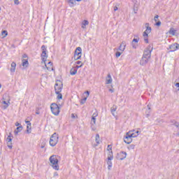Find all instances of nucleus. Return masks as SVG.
I'll list each match as a JSON object with an SVG mask.
<instances>
[{"mask_svg":"<svg viewBox=\"0 0 179 179\" xmlns=\"http://www.w3.org/2000/svg\"><path fill=\"white\" fill-rule=\"evenodd\" d=\"M152 51H153V45H149L143 52V57L140 61V65H142V66L147 65L148 62L150 61Z\"/></svg>","mask_w":179,"mask_h":179,"instance_id":"nucleus-1","label":"nucleus"},{"mask_svg":"<svg viewBox=\"0 0 179 179\" xmlns=\"http://www.w3.org/2000/svg\"><path fill=\"white\" fill-rule=\"evenodd\" d=\"M138 134H139V131H136V133H131V131L127 133L124 138V142L129 145L132 142V138H136Z\"/></svg>","mask_w":179,"mask_h":179,"instance_id":"nucleus-2","label":"nucleus"},{"mask_svg":"<svg viewBox=\"0 0 179 179\" xmlns=\"http://www.w3.org/2000/svg\"><path fill=\"white\" fill-rule=\"evenodd\" d=\"M51 166L55 170H59V165H58V159L57 155H52L50 159Z\"/></svg>","mask_w":179,"mask_h":179,"instance_id":"nucleus-3","label":"nucleus"},{"mask_svg":"<svg viewBox=\"0 0 179 179\" xmlns=\"http://www.w3.org/2000/svg\"><path fill=\"white\" fill-rule=\"evenodd\" d=\"M58 104L53 103L50 105V110L54 115H59L60 109Z\"/></svg>","mask_w":179,"mask_h":179,"instance_id":"nucleus-4","label":"nucleus"},{"mask_svg":"<svg viewBox=\"0 0 179 179\" xmlns=\"http://www.w3.org/2000/svg\"><path fill=\"white\" fill-rule=\"evenodd\" d=\"M50 146H55L57 143H58V134H57V133H54L50 139V142H49Z\"/></svg>","mask_w":179,"mask_h":179,"instance_id":"nucleus-5","label":"nucleus"},{"mask_svg":"<svg viewBox=\"0 0 179 179\" xmlns=\"http://www.w3.org/2000/svg\"><path fill=\"white\" fill-rule=\"evenodd\" d=\"M82 57V48L78 47L76 48L75 52H74V59L76 61H78V59H80Z\"/></svg>","mask_w":179,"mask_h":179,"instance_id":"nucleus-6","label":"nucleus"},{"mask_svg":"<svg viewBox=\"0 0 179 179\" xmlns=\"http://www.w3.org/2000/svg\"><path fill=\"white\" fill-rule=\"evenodd\" d=\"M114 159V157L113 156V151H110L108 154V161H107V164H108V170H110L111 168L113 167V162H111Z\"/></svg>","mask_w":179,"mask_h":179,"instance_id":"nucleus-7","label":"nucleus"},{"mask_svg":"<svg viewBox=\"0 0 179 179\" xmlns=\"http://www.w3.org/2000/svg\"><path fill=\"white\" fill-rule=\"evenodd\" d=\"M127 158V152L122 151L117 153L116 156V159L117 160H124V159Z\"/></svg>","mask_w":179,"mask_h":179,"instance_id":"nucleus-8","label":"nucleus"},{"mask_svg":"<svg viewBox=\"0 0 179 179\" xmlns=\"http://www.w3.org/2000/svg\"><path fill=\"white\" fill-rule=\"evenodd\" d=\"M169 50L171 52H174V51H177L179 50V43H174L169 45Z\"/></svg>","mask_w":179,"mask_h":179,"instance_id":"nucleus-9","label":"nucleus"},{"mask_svg":"<svg viewBox=\"0 0 179 179\" xmlns=\"http://www.w3.org/2000/svg\"><path fill=\"white\" fill-rule=\"evenodd\" d=\"M13 138V136L12 135V133H9V135L8 136L6 141H7V146L9 149H12V138Z\"/></svg>","mask_w":179,"mask_h":179,"instance_id":"nucleus-10","label":"nucleus"},{"mask_svg":"<svg viewBox=\"0 0 179 179\" xmlns=\"http://www.w3.org/2000/svg\"><path fill=\"white\" fill-rule=\"evenodd\" d=\"M55 91L56 94H59L62 92V83H60L59 85H58V83H55Z\"/></svg>","mask_w":179,"mask_h":179,"instance_id":"nucleus-11","label":"nucleus"},{"mask_svg":"<svg viewBox=\"0 0 179 179\" xmlns=\"http://www.w3.org/2000/svg\"><path fill=\"white\" fill-rule=\"evenodd\" d=\"M113 83V78H111V74L108 73L106 78V85H111Z\"/></svg>","mask_w":179,"mask_h":179,"instance_id":"nucleus-12","label":"nucleus"},{"mask_svg":"<svg viewBox=\"0 0 179 179\" xmlns=\"http://www.w3.org/2000/svg\"><path fill=\"white\" fill-rule=\"evenodd\" d=\"M135 43H139V38L137 37L136 38H134L131 42V45L134 48H136L138 47V45L135 44Z\"/></svg>","mask_w":179,"mask_h":179,"instance_id":"nucleus-13","label":"nucleus"},{"mask_svg":"<svg viewBox=\"0 0 179 179\" xmlns=\"http://www.w3.org/2000/svg\"><path fill=\"white\" fill-rule=\"evenodd\" d=\"M66 2H67V3L69 5V6H71V8H73V6L76 5L75 0H66Z\"/></svg>","mask_w":179,"mask_h":179,"instance_id":"nucleus-14","label":"nucleus"},{"mask_svg":"<svg viewBox=\"0 0 179 179\" xmlns=\"http://www.w3.org/2000/svg\"><path fill=\"white\" fill-rule=\"evenodd\" d=\"M41 58L43 62H45L47 61V58H48V55H47V52H42L41 53Z\"/></svg>","mask_w":179,"mask_h":179,"instance_id":"nucleus-15","label":"nucleus"},{"mask_svg":"<svg viewBox=\"0 0 179 179\" xmlns=\"http://www.w3.org/2000/svg\"><path fill=\"white\" fill-rule=\"evenodd\" d=\"M125 47H127V44L125 43V41L122 42V43L119 46V50L124 51L125 50Z\"/></svg>","mask_w":179,"mask_h":179,"instance_id":"nucleus-16","label":"nucleus"},{"mask_svg":"<svg viewBox=\"0 0 179 179\" xmlns=\"http://www.w3.org/2000/svg\"><path fill=\"white\" fill-rule=\"evenodd\" d=\"M22 66H25L26 68H27V66H29V60H28V59H22Z\"/></svg>","mask_w":179,"mask_h":179,"instance_id":"nucleus-17","label":"nucleus"},{"mask_svg":"<svg viewBox=\"0 0 179 179\" xmlns=\"http://www.w3.org/2000/svg\"><path fill=\"white\" fill-rule=\"evenodd\" d=\"M22 129H23V126L20 125L16 128V129L14 131L15 135H17L19 132H21Z\"/></svg>","mask_w":179,"mask_h":179,"instance_id":"nucleus-18","label":"nucleus"},{"mask_svg":"<svg viewBox=\"0 0 179 179\" xmlns=\"http://www.w3.org/2000/svg\"><path fill=\"white\" fill-rule=\"evenodd\" d=\"M145 31L147 32V33H150L151 31H152V27H150V26H149V23H148V22H146L145 23Z\"/></svg>","mask_w":179,"mask_h":179,"instance_id":"nucleus-19","label":"nucleus"},{"mask_svg":"<svg viewBox=\"0 0 179 179\" xmlns=\"http://www.w3.org/2000/svg\"><path fill=\"white\" fill-rule=\"evenodd\" d=\"M10 72H15L16 71V63L15 62H13L11 63V68L10 69Z\"/></svg>","mask_w":179,"mask_h":179,"instance_id":"nucleus-20","label":"nucleus"},{"mask_svg":"<svg viewBox=\"0 0 179 179\" xmlns=\"http://www.w3.org/2000/svg\"><path fill=\"white\" fill-rule=\"evenodd\" d=\"M95 141L96 143V145H95V146H99V145H100V135H99L98 134L95 136Z\"/></svg>","mask_w":179,"mask_h":179,"instance_id":"nucleus-21","label":"nucleus"},{"mask_svg":"<svg viewBox=\"0 0 179 179\" xmlns=\"http://www.w3.org/2000/svg\"><path fill=\"white\" fill-rule=\"evenodd\" d=\"M89 25V21H87V20H85L83 21L82 22V29H86V26Z\"/></svg>","mask_w":179,"mask_h":179,"instance_id":"nucleus-22","label":"nucleus"},{"mask_svg":"<svg viewBox=\"0 0 179 179\" xmlns=\"http://www.w3.org/2000/svg\"><path fill=\"white\" fill-rule=\"evenodd\" d=\"M76 73H78V69H76L74 67H73L71 70H70V75H76Z\"/></svg>","mask_w":179,"mask_h":179,"instance_id":"nucleus-23","label":"nucleus"},{"mask_svg":"<svg viewBox=\"0 0 179 179\" xmlns=\"http://www.w3.org/2000/svg\"><path fill=\"white\" fill-rule=\"evenodd\" d=\"M110 111L113 115H114V117H115V111H117V106L113 105V107L110 108Z\"/></svg>","mask_w":179,"mask_h":179,"instance_id":"nucleus-24","label":"nucleus"},{"mask_svg":"<svg viewBox=\"0 0 179 179\" xmlns=\"http://www.w3.org/2000/svg\"><path fill=\"white\" fill-rule=\"evenodd\" d=\"M27 133L31 134V124L27 125Z\"/></svg>","mask_w":179,"mask_h":179,"instance_id":"nucleus-25","label":"nucleus"},{"mask_svg":"<svg viewBox=\"0 0 179 179\" xmlns=\"http://www.w3.org/2000/svg\"><path fill=\"white\" fill-rule=\"evenodd\" d=\"M176 31H177V30L174 29V28H171L169 30V34L172 36H176Z\"/></svg>","mask_w":179,"mask_h":179,"instance_id":"nucleus-26","label":"nucleus"},{"mask_svg":"<svg viewBox=\"0 0 179 179\" xmlns=\"http://www.w3.org/2000/svg\"><path fill=\"white\" fill-rule=\"evenodd\" d=\"M1 36H3V37H6V36H8V31H6V30L2 31Z\"/></svg>","mask_w":179,"mask_h":179,"instance_id":"nucleus-27","label":"nucleus"},{"mask_svg":"<svg viewBox=\"0 0 179 179\" xmlns=\"http://www.w3.org/2000/svg\"><path fill=\"white\" fill-rule=\"evenodd\" d=\"M41 50H42V52H47V46L43 45L41 46Z\"/></svg>","mask_w":179,"mask_h":179,"instance_id":"nucleus-28","label":"nucleus"},{"mask_svg":"<svg viewBox=\"0 0 179 179\" xmlns=\"http://www.w3.org/2000/svg\"><path fill=\"white\" fill-rule=\"evenodd\" d=\"M3 104H5L3 107V108H4V110H6V108L7 107H9V103H8L7 102H6V101H3Z\"/></svg>","mask_w":179,"mask_h":179,"instance_id":"nucleus-29","label":"nucleus"},{"mask_svg":"<svg viewBox=\"0 0 179 179\" xmlns=\"http://www.w3.org/2000/svg\"><path fill=\"white\" fill-rule=\"evenodd\" d=\"M57 94V100H62V94H61V92H59V94Z\"/></svg>","mask_w":179,"mask_h":179,"instance_id":"nucleus-30","label":"nucleus"},{"mask_svg":"<svg viewBox=\"0 0 179 179\" xmlns=\"http://www.w3.org/2000/svg\"><path fill=\"white\" fill-rule=\"evenodd\" d=\"M112 150H113V145H108L107 147V150H108L109 153H110V152H113Z\"/></svg>","mask_w":179,"mask_h":179,"instance_id":"nucleus-31","label":"nucleus"},{"mask_svg":"<svg viewBox=\"0 0 179 179\" xmlns=\"http://www.w3.org/2000/svg\"><path fill=\"white\" fill-rule=\"evenodd\" d=\"M149 32H147L146 31H145L144 32H143V37L145 38V37H149Z\"/></svg>","mask_w":179,"mask_h":179,"instance_id":"nucleus-32","label":"nucleus"},{"mask_svg":"<svg viewBox=\"0 0 179 179\" xmlns=\"http://www.w3.org/2000/svg\"><path fill=\"white\" fill-rule=\"evenodd\" d=\"M86 100H87V97H85L83 99H82L80 101L81 104H85V103H86Z\"/></svg>","mask_w":179,"mask_h":179,"instance_id":"nucleus-33","label":"nucleus"},{"mask_svg":"<svg viewBox=\"0 0 179 179\" xmlns=\"http://www.w3.org/2000/svg\"><path fill=\"white\" fill-rule=\"evenodd\" d=\"M121 54H122L121 52H117L115 53L116 58L121 57Z\"/></svg>","mask_w":179,"mask_h":179,"instance_id":"nucleus-34","label":"nucleus"},{"mask_svg":"<svg viewBox=\"0 0 179 179\" xmlns=\"http://www.w3.org/2000/svg\"><path fill=\"white\" fill-rule=\"evenodd\" d=\"M91 124H96V117H92Z\"/></svg>","mask_w":179,"mask_h":179,"instance_id":"nucleus-35","label":"nucleus"},{"mask_svg":"<svg viewBox=\"0 0 179 179\" xmlns=\"http://www.w3.org/2000/svg\"><path fill=\"white\" fill-rule=\"evenodd\" d=\"M83 66V63H82L80 66H76V67H74L76 69H79V68H82Z\"/></svg>","mask_w":179,"mask_h":179,"instance_id":"nucleus-36","label":"nucleus"},{"mask_svg":"<svg viewBox=\"0 0 179 179\" xmlns=\"http://www.w3.org/2000/svg\"><path fill=\"white\" fill-rule=\"evenodd\" d=\"M144 41H145V43H146V44H148V43H149V38H148V37H145V38H144Z\"/></svg>","mask_w":179,"mask_h":179,"instance_id":"nucleus-37","label":"nucleus"},{"mask_svg":"<svg viewBox=\"0 0 179 179\" xmlns=\"http://www.w3.org/2000/svg\"><path fill=\"white\" fill-rule=\"evenodd\" d=\"M148 110H147V112H146V113H147V117H149V113H150V107H149V106H148Z\"/></svg>","mask_w":179,"mask_h":179,"instance_id":"nucleus-38","label":"nucleus"},{"mask_svg":"<svg viewBox=\"0 0 179 179\" xmlns=\"http://www.w3.org/2000/svg\"><path fill=\"white\" fill-rule=\"evenodd\" d=\"M45 66H46L48 71H51V70L54 71V69H52V67H48V66H47V64H45Z\"/></svg>","mask_w":179,"mask_h":179,"instance_id":"nucleus-39","label":"nucleus"},{"mask_svg":"<svg viewBox=\"0 0 179 179\" xmlns=\"http://www.w3.org/2000/svg\"><path fill=\"white\" fill-rule=\"evenodd\" d=\"M161 25H162V22L160 21L157 22L155 24V26H161Z\"/></svg>","mask_w":179,"mask_h":179,"instance_id":"nucleus-40","label":"nucleus"},{"mask_svg":"<svg viewBox=\"0 0 179 179\" xmlns=\"http://www.w3.org/2000/svg\"><path fill=\"white\" fill-rule=\"evenodd\" d=\"M22 58H23V59H24V58H25L26 59H28L27 55V54H24V55H22Z\"/></svg>","mask_w":179,"mask_h":179,"instance_id":"nucleus-41","label":"nucleus"},{"mask_svg":"<svg viewBox=\"0 0 179 179\" xmlns=\"http://www.w3.org/2000/svg\"><path fill=\"white\" fill-rule=\"evenodd\" d=\"M174 125H175V127H176V128H178V129H179V123L178 122H176L174 123Z\"/></svg>","mask_w":179,"mask_h":179,"instance_id":"nucleus-42","label":"nucleus"},{"mask_svg":"<svg viewBox=\"0 0 179 179\" xmlns=\"http://www.w3.org/2000/svg\"><path fill=\"white\" fill-rule=\"evenodd\" d=\"M15 5H19V0H14Z\"/></svg>","mask_w":179,"mask_h":179,"instance_id":"nucleus-43","label":"nucleus"},{"mask_svg":"<svg viewBox=\"0 0 179 179\" xmlns=\"http://www.w3.org/2000/svg\"><path fill=\"white\" fill-rule=\"evenodd\" d=\"M99 115V114H97V113H94L92 115V117H94V118H96V117H97Z\"/></svg>","mask_w":179,"mask_h":179,"instance_id":"nucleus-44","label":"nucleus"},{"mask_svg":"<svg viewBox=\"0 0 179 179\" xmlns=\"http://www.w3.org/2000/svg\"><path fill=\"white\" fill-rule=\"evenodd\" d=\"M134 13H138V8H134Z\"/></svg>","mask_w":179,"mask_h":179,"instance_id":"nucleus-45","label":"nucleus"},{"mask_svg":"<svg viewBox=\"0 0 179 179\" xmlns=\"http://www.w3.org/2000/svg\"><path fill=\"white\" fill-rule=\"evenodd\" d=\"M157 19H159V15H156V16L154 17L155 22H157Z\"/></svg>","mask_w":179,"mask_h":179,"instance_id":"nucleus-46","label":"nucleus"},{"mask_svg":"<svg viewBox=\"0 0 179 179\" xmlns=\"http://www.w3.org/2000/svg\"><path fill=\"white\" fill-rule=\"evenodd\" d=\"M25 122L27 123V125H31V123L29 120H25Z\"/></svg>","mask_w":179,"mask_h":179,"instance_id":"nucleus-47","label":"nucleus"},{"mask_svg":"<svg viewBox=\"0 0 179 179\" xmlns=\"http://www.w3.org/2000/svg\"><path fill=\"white\" fill-rule=\"evenodd\" d=\"M20 125H22V124H20V123H19L17 122L15 123V127H20Z\"/></svg>","mask_w":179,"mask_h":179,"instance_id":"nucleus-48","label":"nucleus"},{"mask_svg":"<svg viewBox=\"0 0 179 179\" xmlns=\"http://www.w3.org/2000/svg\"><path fill=\"white\" fill-rule=\"evenodd\" d=\"M130 148H131V149H135V145L131 144V145H130Z\"/></svg>","mask_w":179,"mask_h":179,"instance_id":"nucleus-49","label":"nucleus"},{"mask_svg":"<svg viewBox=\"0 0 179 179\" xmlns=\"http://www.w3.org/2000/svg\"><path fill=\"white\" fill-rule=\"evenodd\" d=\"M76 64H77V65H80V64H83V63L80 61H77Z\"/></svg>","mask_w":179,"mask_h":179,"instance_id":"nucleus-50","label":"nucleus"},{"mask_svg":"<svg viewBox=\"0 0 179 179\" xmlns=\"http://www.w3.org/2000/svg\"><path fill=\"white\" fill-rule=\"evenodd\" d=\"M113 9H114V11L116 12V10H118V7L115 6Z\"/></svg>","mask_w":179,"mask_h":179,"instance_id":"nucleus-51","label":"nucleus"},{"mask_svg":"<svg viewBox=\"0 0 179 179\" xmlns=\"http://www.w3.org/2000/svg\"><path fill=\"white\" fill-rule=\"evenodd\" d=\"M48 65H50V66H52V62H49L48 63Z\"/></svg>","mask_w":179,"mask_h":179,"instance_id":"nucleus-52","label":"nucleus"},{"mask_svg":"<svg viewBox=\"0 0 179 179\" xmlns=\"http://www.w3.org/2000/svg\"><path fill=\"white\" fill-rule=\"evenodd\" d=\"M109 92H110V93H114V90H113V89H109Z\"/></svg>","mask_w":179,"mask_h":179,"instance_id":"nucleus-53","label":"nucleus"},{"mask_svg":"<svg viewBox=\"0 0 179 179\" xmlns=\"http://www.w3.org/2000/svg\"><path fill=\"white\" fill-rule=\"evenodd\" d=\"M175 86H176V87H179V83H177L176 84H175Z\"/></svg>","mask_w":179,"mask_h":179,"instance_id":"nucleus-54","label":"nucleus"},{"mask_svg":"<svg viewBox=\"0 0 179 179\" xmlns=\"http://www.w3.org/2000/svg\"><path fill=\"white\" fill-rule=\"evenodd\" d=\"M54 176H58V172H55V173H54Z\"/></svg>","mask_w":179,"mask_h":179,"instance_id":"nucleus-55","label":"nucleus"},{"mask_svg":"<svg viewBox=\"0 0 179 179\" xmlns=\"http://www.w3.org/2000/svg\"><path fill=\"white\" fill-rule=\"evenodd\" d=\"M86 93H87V96H89V94H90V92L89 91H87Z\"/></svg>","mask_w":179,"mask_h":179,"instance_id":"nucleus-56","label":"nucleus"},{"mask_svg":"<svg viewBox=\"0 0 179 179\" xmlns=\"http://www.w3.org/2000/svg\"><path fill=\"white\" fill-rule=\"evenodd\" d=\"M82 0H75V2H80Z\"/></svg>","mask_w":179,"mask_h":179,"instance_id":"nucleus-57","label":"nucleus"},{"mask_svg":"<svg viewBox=\"0 0 179 179\" xmlns=\"http://www.w3.org/2000/svg\"><path fill=\"white\" fill-rule=\"evenodd\" d=\"M41 149H44V148H45V145H41Z\"/></svg>","mask_w":179,"mask_h":179,"instance_id":"nucleus-58","label":"nucleus"},{"mask_svg":"<svg viewBox=\"0 0 179 179\" xmlns=\"http://www.w3.org/2000/svg\"><path fill=\"white\" fill-rule=\"evenodd\" d=\"M71 117H72V118H75V115L72 114Z\"/></svg>","mask_w":179,"mask_h":179,"instance_id":"nucleus-59","label":"nucleus"},{"mask_svg":"<svg viewBox=\"0 0 179 179\" xmlns=\"http://www.w3.org/2000/svg\"><path fill=\"white\" fill-rule=\"evenodd\" d=\"M36 114H37V115H38V114H40V112L36 111Z\"/></svg>","mask_w":179,"mask_h":179,"instance_id":"nucleus-60","label":"nucleus"},{"mask_svg":"<svg viewBox=\"0 0 179 179\" xmlns=\"http://www.w3.org/2000/svg\"><path fill=\"white\" fill-rule=\"evenodd\" d=\"M1 85H0V88H1Z\"/></svg>","mask_w":179,"mask_h":179,"instance_id":"nucleus-61","label":"nucleus"}]
</instances>
